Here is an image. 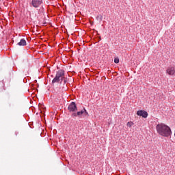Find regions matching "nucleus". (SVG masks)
<instances>
[{
  "mask_svg": "<svg viewBox=\"0 0 175 175\" xmlns=\"http://www.w3.org/2000/svg\"><path fill=\"white\" fill-rule=\"evenodd\" d=\"M72 117H79V115L77 114V113H72Z\"/></svg>",
  "mask_w": 175,
  "mask_h": 175,
  "instance_id": "9d476101",
  "label": "nucleus"
},
{
  "mask_svg": "<svg viewBox=\"0 0 175 175\" xmlns=\"http://www.w3.org/2000/svg\"><path fill=\"white\" fill-rule=\"evenodd\" d=\"M114 62L115 64H118V62H120V59L118 58H115Z\"/></svg>",
  "mask_w": 175,
  "mask_h": 175,
  "instance_id": "9b49d317",
  "label": "nucleus"
},
{
  "mask_svg": "<svg viewBox=\"0 0 175 175\" xmlns=\"http://www.w3.org/2000/svg\"><path fill=\"white\" fill-rule=\"evenodd\" d=\"M156 129L157 133L164 137H169V136L172 135V130L170 129V127L163 123L157 124Z\"/></svg>",
  "mask_w": 175,
  "mask_h": 175,
  "instance_id": "f257e3e1",
  "label": "nucleus"
},
{
  "mask_svg": "<svg viewBox=\"0 0 175 175\" xmlns=\"http://www.w3.org/2000/svg\"><path fill=\"white\" fill-rule=\"evenodd\" d=\"M15 135L17 136V135H18V131H15Z\"/></svg>",
  "mask_w": 175,
  "mask_h": 175,
  "instance_id": "f8f14e48",
  "label": "nucleus"
},
{
  "mask_svg": "<svg viewBox=\"0 0 175 175\" xmlns=\"http://www.w3.org/2000/svg\"><path fill=\"white\" fill-rule=\"evenodd\" d=\"M18 46H27V41L25 39H21V41L18 43Z\"/></svg>",
  "mask_w": 175,
  "mask_h": 175,
  "instance_id": "6e6552de",
  "label": "nucleus"
},
{
  "mask_svg": "<svg viewBox=\"0 0 175 175\" xmlns=\"http://www.w3.org/2000/svg\"><path fill=\"white\" fill-rule=\"evenodd\" d=\"M68 110L70 113H75L77 111V106L76 105V103L72 102L68 107Z\"/></svg>",
  "mask_w": 175,
  "mask_h": 175,
  "instance_id": "20e7f679",
  "label": "nucleus"
},
{
  "mask_svg": "<svg viewBox=\"0 0 175 175\" xmlns=\"http://www.w3.org/2000/svg\"><path fill=\"white\" fill-rule=\"evenodd\" d=\"M137 116H139L140 117H143L144 118H147V117H148V113L144 110H139L137 112Z\"/></svg>",
  "mask_w": 175,
  "mask_h": 175,
  "instance_id": "39448f33",
  "label": "nucleus"
},
{
  "mask_svg": "<svg viewBox=\"0 0 175 175\" xmlns=\"http://www.w3.org/2000/svg\"><path fill=\"white\" fill-rule=\"evenodd\" d=\"M77 115L78 117H81V116H83V117H88V112L87 111V109H85V108H83V110L77 112Z\"/></svg>",
  "mask_w": 175,
  "mask_h": 175,
  "instance_id": "0eeeda50",
  "label": "nucleus"
},
{
  "mask_svg": "<svg viewBox=\"0 0 175 175\" xmlns=\"http://www.w3.org/2000/svg\"><path fill=\"white\" fill-rule=\"evenodd\" d=\"M64 84H66V80L64 79Z\"/></svg>",
  "mask_w": 175,
  "mask_h": 175,
  "instance_id": "ddd939ff",
  "label": "nucleus"
},
{
  "mask_svg": "<svg viewBox=\"0 0 175 175\" xmlns=\"http://www.w3.org/2000/svg\"><path fill=\"white\" fill-rule=\"evenodd\" d=\"M133 125V122H129L127 123V126H129V128H131Z\"/></svg>",
  "mask_w": 175,
  "mask_h": 175,
  "instance_id": "1a4fd4ad",
  "label": "nucleus"
},
{
  "mask_svg": "<svg viewBox=\"0 0 175 175\" xmlns=\"http://www.w3.org/2000/svg\"><path fill=\"white\" fill-rule=\"evenodd\" d=\"M166 72H167V75H169L170 76H174V75H175L174 66L168 67Z\"/></svg>",
  "mask_w": 175,
  "mask_h": 175,
  "instance_id": "423d86ee",
  "label": "nucleus"
},
{
  "mask_svg": "<svg viewBox=\"0 0 175 175\" xmlns=\"http://www.w3.org/2000/svg\"><path fill=\"white\" fill-rule=\"evenodd\" d=\"M42 3H43V0H31V2L29 3V5L36 9L40 8Z\"/></svg>",
  "mask_w": 175,
  "mask_h": 175,
  "instance_id": "7ed1b4c3",
  "label": "nucleus"
},
{
  "mask_svg": "<svg viewBox=\"0 0 175 175\" xmlns=\"http://www.w3.org/2000/svg\"><path fill=\"white\" fill-rule=\"evenodd\" d=\"M65 79V70H59L56 72L55 78L53 79L52 83H59V81H64Z\"/></svg>",
  "mask_w": 175,
  "mask_h": 175,
  "instance_id": "f03ea898",
  "label": "nucleus"
}]
</instances>
